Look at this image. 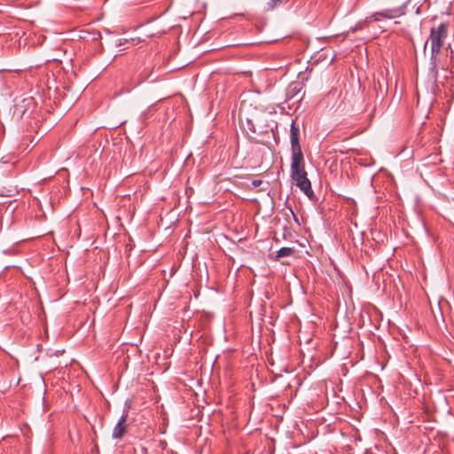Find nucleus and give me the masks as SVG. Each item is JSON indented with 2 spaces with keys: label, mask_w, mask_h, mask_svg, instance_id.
Returning <instances> with one entry per match:
<instances>
[{
  "label": "nucleus",
  "mask_w": 454,
  "mask_h": 454,
  "mask_svg": "<svg viewBox=\"0 0 454 454\" xmlns=\"http://www.w3.org/2000/svg\"><path fill=\"white\" fill-rule=\"evenodd\" d=\"M449 25L445 22L439 24L437 27L430 29V35L424 45V51H426L427 45L430 49L441 51L443 46L444 41L448 36Z\"/></svg>",
  "instance_id": "1"
},
{
  "label": "nucleus",
  "mask_w": 454,
  "mask_h": 454,
  "mask_svg": "<svg viewBox=\"0 0 454 454\" xmlns=\"http://www.w3.org/2000/svg\"><path fill=\"white\" fill-rule=\"evenodd\" d=\"M290 172L291 178L295 184L309 179L305 170L304 157L292 158Z\"/></svg>",
  "instance_id": "2"
},
{
  "label": "nucleus",
  "mask_w": 454,
  "mask_h": 454,
  "mask_svg": "<svg viewBox=\"0 0 454 454\" xmlns=\"http://www.w3.org/2000/svg\"><path fill=\"white\" fill-rule=\"evenodd\" d=\"M290 142L292 149V158L303 157L300 145V129L294 120L290 126Z\"/></svg>",
  "instance_id": "3"
},
{
  "label": "nucleus",
  "mask_w": 454,
  "mask_h": 454,
  "mask_svg": "<svg viewBox=\"0 0 454 454\" xmlns=\"http://www.w3.org/2000/svg\"><path fill=\"white\" fill-rule=\"evenodd\" d=\"M394 16L390 14V11H385L383 12H376L370 17H367L364 20L358 22L354 27H351L348 33L361 30L365 27H368L371 23L379 21L381 18L392 19Z\"/></svg>",
  "instance_id": "4"
},
{
  "label": "nucleus",
  "mask_w": 454,
  "mask_h": 454,
  "mask_svg": "<svg viewBox=\"0 0 454 454\" xmlns=\"http://www.w3.org/2000/svg\"><path fill=\"white\" fill-rule=\"evenodd\" d=\"M441 51L430 49V72L434 81L438 78Z\"/></svg>",
  "instance_id": "5"
},
{
  "label": "nucleus",
  "mask_w": 454,
  "mask_h": 454,
  "mask_svg": "<svg viewBox=\"0 0 454 454\" xmlns=\"http://www.w3.org/2000/svg\"><path fill=\"white\" fill-rule=\"evenodd\" d=\"M127 419H128V413L125 412L121 415L120 418L118 423L115 425V427L113 429L112 436L114 439H121L124 435V434L127 431Z\"/></svg>",
  "instance_id": "6"
},
{
  "label": "nucleus",
  "mask_w": 454,
  "mask_h": 454,
  "mask_svg": "<svg viewBox=\"0 0 454 454\" xmlns=\"http://www.w3.org/2000/svg\"><path fill=\"white\" fill-rule=\"evenodd\" d=\"M303 89L301 82H291L286 90V97L291 99L297 96Z\"/></svg>",
  "instance_id": "7"
},
{
  "label": "nucleus",
  "mask_w": 454,
  "mask_h": 454,
  "mask_svg": "<svg viewBox=\"0 0 454 454\" xmlns=\"http://www.w3.org/2000/svg\"><path fill=\"white\" fill-rule=\"evenodd\" d=\"M305 195H307L309 199L314 197V192L311 187V183L309 179H307L303 182H299L295 184Z\"/></svg>",
  "instance_id": "8"
},
{
  "label": "nucleus",
  "mask_w": 454,
  "mask_h": 454,
  "mask_svg": "<svg viewBox=\"0 0 454 454\" xmlns=\"http://www.w3.org/2000/svg\"><path fill=\"white\" fill-rule=\"evenodd\" d=\"M294 254V249L290 247H282L278 251L277 259L290 256Z\"/></svg>",
  "instance_id": "9"
},
{
  "label": "nucleus",
  "mask_w": 454,
  "mask_h": 454,
  "mask_svg": "<svg viewBox=\"0 0 454 454\" xmlns=\"http://www.w3.org/2000/svg\"><path fill=\"white\" fill-rule=\"evenodd\" d=\"M288 0H270L268 3L269 9H274L275 7L287 2Z\"/></svg>",
  "instance_id": "10"
},
{
  "label": "nucleus",
  "mask_w": 454,
  "mask_h": 454,
  "mask_svg": "<svg viewBox=\"0 0 454 454\" xmlns=\"http://www.w3.org/2000/svg\"><path fill=\"white\" fill-rule=\"evenodd\" d=\"M263 184V181L261 180V179H254L251 182V184L254 186V187H258L260 185H262Z\"/></svg>",
  "instance_id": "11"
},
{
  "label": "nucleus",
  "mask_w": 454,
  "mask_h": 454,
  "mask_svg": "<svg viewBox=\"0 0 454 454\" xmlns=\"http://www.w3.org/2000/svg\"><path fill=\"white\" fill-rule=\"evenodd\" d=\"M291 212H292V214H293V215H294V220H295V221H297V217H296V215H294V213L292 210H291Z\"/></svg>",
  "instance_id": "12"
}]
</instances>
